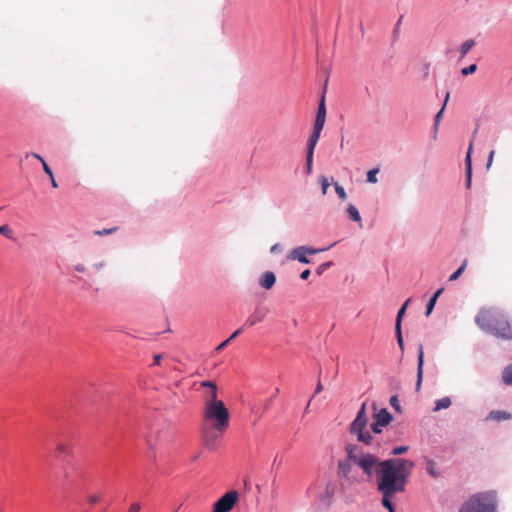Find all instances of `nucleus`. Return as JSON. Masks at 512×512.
<instances>
[{"mask_svg":"<svg viewBox=\"0 0 512 512\" xmlns=\"http://www.w3.org/2000/svg\"><path fill=\"white\" fill-rule=\"evenodd\" d=\"M414 462L404 458H391L383 463L381 479L377 489L382 494V505L394 512L391 498L399 492H404L408 478L411 475Z\"/></svg>","mask_w":512,"mask_h":512,"instance_id":"1","label":"nucleus"},{"mask_svg":"<svg viewBox=\"0 0 512 512\" xmlns=\"http://www.w3.org/2000/svg\"><path fill=\"white\" fill-rule=\"evenodd\" d=\"M476 324L498 338L512 339V330L506 317L493 308H483L475 319Z\"/></svg>","mask_w":512,"mask_h":512,"instance_id":"2","label":"nucleus"},{"mask_svg":"<svg viewBox=\"0 0 512 512\" xmlns=\"http://www.w3.org/2000/svg\"><path fill=\"white\" fill-rule=\"evenodd\" d=\"M345 452L357 468L362 470L367 479H371L376 472L377 482L380 481L381 470L386 460L381 461L378 456L365 452L363 447L357 444H348L345 447Z\"/></svg>","mask_w":512,"mask_h":512,"instance_id":"3","label":"nucleus"},{"mask_svg":"<svg viewBox=\"0 0 512 512\" xmlns=\"http://www.w3.org/2000/svg\"><path fill=\"white\" fill-rule=\"evenodd\" d=\"M203 424L211 425L217 430L226 431L230 424V413L224 402L212 397L204 401L202 411Z\"/></svg>","mask_w":512,"mask_h":512,"instance_id":"4","label":"nucleus"},{"mask_svg":"<svg viewBox=\"0 0 512 512\" xmlns=\"http://www.w3.org/2000/svg\"><path fill=\"white\" fill-rule=\"evenodd\" d=\"M459 512H497V499L493 492H482L472 496Z\"/></svg>","mask_w":512,"mask_h":512,"instance_id":"5","label":"nucleus"},{"mask_svg":"<svg viewBox=\"0 0 512 512\" xmlns=\"http://www.w3.org/2000/svg\"><path fill=\"white\" fill-rule=\"evenodd\" d=\"M368 416L366 412V402H364L357 413L356 418L350 425V432L356 435L357 440L365 445H372L374 437L371 432L367 430Z\"/></svg>","mask_w":512,"mask_h":512,"instance_id":"6","label":"nucleus"},{"mask_svg":"<svg viewBox=\"0 0 512 512\" xmlns=\"http://www.w3.org/2000/svg\"><path fill=\"white\" fill-rule=\"evenodd\" d=\"M337 474L339 478H342L351 484L359 481L357 466L347 455L346 458L338 460Z\"/></svg>","mask_w":512,"mask_h":512,"instance_id":"7","label":"nucleus"},{"mask_svg":"<svg viewBox=\"0 0 512 512\" xmlns=\"http://www.w3.org/2000/svg\"><path fill=\"white\" fill-rule=\"evenodd\" d=\"M226 431H220L211 425L202 424L201 434L202 441L206 448L209 450H216L219 445V440Z\"/></svg>","mask_w":512,"mask_h":512,"instance_id":"8","label":"nucleus"},{"mask_svg":"<svg viewBox=\"0 0 512 512\" xmlns=\"http://www.w3.org/2000/svg\"><path fill=\"white\" fill-rule=\"evenodd\" d=\"M238 499L239 493L236 490H231L215 502L212 512H230Z\"/></svg>","mask_w":512,"mask_h":512,"instance_id":"9","label":"nucleus"},{"mask_svg":"<svg viewBox=\"0 0 512 512\" xmlns=\"http://www.w3.org/2000/svg\"><path fill=\"white\" fill-rule=\"evenodd\" d=\"M325 249H314L306 246H299L293 249L290 253L289 258L292 260H298L301 263L308 264L310 261L307 258V254L314 255L320 251H324Z\"/></svg>","mask_w":512,"mask_h":512,"instance_id":"10","label":"nucleus"},{"mask_svg":"<svg viewBox=\"0 0 512 512\" xmlns=\"http://www.w3.org/2000/svg\"><path fill=\"white\" fill-rule=\"evenodd\" d=\"M269 313V309L262 306H256L253 313L247 318L245 324L249 327L255 326L256 324L262 322L267 314Z\"/></svg>","mask_w":512,"mask_h":512,"instance_id":"11","label":"nucleus"},{"mask_svg":"<svg viewBox=\"0 0 512 512\" xmlns=\"http://www.w3.org/2000/svg\"><path fill=\"white\" fill-rule=\"evenodd\" d=\"M372 408L374 410L373 419L377 421V424L387 426L391 423L393 417L386 408H382L379 411H377L375 402L372 404Z\"/></svg>","mask_w":512,"mask_h":512,"instance_id":"12","label":"nucleus"},{"mask_svg":"<svg viewBox=\"0 0 512 512\" xmlns=\"http://www.w3.org/2000/svg\"><path fill=\"white\" fill-rule=\"evenodd\" d=\"M73 454L72 446L69 442L58 441L55 444V457L71 456Z\"/></svg>","mask_w":512,"mask_h":512,"instance_id":"13","label":"nucleus"},{"mask_svg":"<svg viewBox=\"0 0 512 512\" xmlns=\"http://www.w3.org/2000/svg\"><path fill=\"white\" fill-rule=\"evenodd\" d=\"M275 282L276 276L271 271L263 273L259 278V285L266 290L271 289L274 286Z\"/></svg>","mask_w":512,"mask_h":512,"instance_id":"14","label":"nucleus"},{"mask_svg":"<svg viewBox=\"0 0 512 512\" xmlns=\"http://www.w3.org/2000/svg\"><path fill=\"white\" fill-rule=\"evenodd\" d=\"M423 364H424V352H423V346L420 345L419 350H418V367H417V384H416L417 390L420 388L421 382H422Z\"/></svg>","mask_w":512,"mask_h":512,"instance_id":"15","label":"nucleus"},{"mask_svg":"<svg viewBox=\"0 0 512 512\" xmlns=\"http://www.w3.org/2000/svg\"><path fill=\"white\" fill-rule=\"evenodd\" d=\"M201 387L209 388L210 390L207 392V394L204 396V401H210L212 397L215 399H218V390L216 383L212 381H203L201 383Z\"/></svg>","mask_w":512,"mask_h":512,"instance_id":"16","label":"nucleus"},{"mask_svg":"<svg viewBox=\"0 0 512 512\" xmlns=\"http://www.w3.org/2000/svg\"><path fill=\"white\" fill-rule=\"evenodd\" d=\"M511 418V414L506 411L493 410L489 413L488 419L495 421H502Z\"/></svg>","mask_w":512,"mask_h":512,"instance_id":"17","label":"nucleus"},{"mask_svg":"<svg viewBox=\"0 0 512 512\" xmlns=\"http://www.w3.org/2000/svg\"><path fill=\"white\" fill-rule=\"evenodd\" d=\"M426 471L433 478H437L440 476V471H439L437 464L434 460H431V459L427 460Z\"/></svg>","mask_w":512,"mask_h":512,"instance_id":"18","label":"nucleus"},{"mask_svg":"<svg viewBox=\"0 0 512 512\" xmlns=\"http://www.w3.org/2000/svg\"><path fill=\"white\" fill-rule=\"evenodd\" d=\"M321 132L313 131L308 140L307 151L314 152L315 147L319 141Z\"/></svg>","mask_w":512,"mask_h":512,"instance_id":"19","label":"nucleus"},{"mask_svg":"<svg viewBox=\"0 0 512 512\" xmlns=\"http://www.w3.org/2000/svg\"><path fill=\"white\" fill-rule=\"evenodd\" d=\"M451 406V399L449 397H443L441 399L436 400L434 411H440L442 409H447Z\"/></svg>","mask_w":512,"mask_h":512,"instance_id":"20","label":"nucleus"},{"mask_svg":"<svg viewBox=\"0 0 512 512\" xmlns=\"http://www.w3.org/2000/svg\"><path fill=\"white\" fill-rule=\"evenodd\" d=\"M347 214L352 221L361 223V216L358 209L354 205H349L347 208Z\"/></svg>","mask_w":512,"mask_h":512,"instance_id":"21","label":"nucleus"},{"mask_svg":"<svg viewBox=\"0 0 512 512\" xmlns=\"http://www.w3.org/2000/svg\"><path fill=\"white\" fill-rule=\"evenodd\" d=\"M502 380L506 385H512V364L503 370Z\"/></svg>","mask_w":512,"mask_h":512,"instance_id":"22","label":"nucleus"},{"mask_svg":"<svg viewBox=\"0 0 512 512\" xmlns=\"http://www.w3.org/2000/svg\"><path fill=\"white\" fill-rule=\"evenodd\" d=\"M474 45L475 41L472 39L465 41L460 47L461 58L465 57V55L472 49Z\"/></svg>","mask_w":512,"mask_h":512,"instance_id":"23","label":"nucleus"},{"mask_svg":"<svg viewBox=\"0 0 512 512\" xmlns=\"http://www.w3.org/2000/svg\"><path fill=\"white\" fill-rule=\"evenodd\" d=\"M467 264H468V260L465 259L462 263V265L454 272L450 275L449 277V280L450 281H455L457 280L461 275L462 273L465 271L466 267H467Z\"/></svg>","mask_w":512,"mask_h":512,"instance_id":"24","label":"nucleus"},{"mask_svg":"<svg viewBox=\"0 0 512 512\" xmlns=\"http://www.w3.org/2000/svg\"><path fill=\"white\" fill-rule=\"evenodd\" d=\"M409 302H410V299L406 300V302L402 305V307L398 311L395 325H399V327H401L402 318L405 314V311H406V308H407Z\"/></svg>","mask_w":512,"mask_h":512,"instance_id":"25","label":"nucleus"},{"mask_svg":"<svg viewBox=\"0 0 512 512\" xmlns=\"http://www.w3.org/2000/svg\"><path fill=\"white\" fill-rule=\"evenodd\" d=\"M380 169L379 168H374V169H371L367 172V181L369 183H377L378 182V179H377V174L379 173Z\"/></svg>","mask_w":512,"mask_h":512,"instance_id":"26","label":"nucleus"},{"mask_svg":"<svg viewBox=\"0 0 512 512\" xmlns=\"http://www.w3.org/2000/svg\"><path fill=\"white\" fill-rule=\"evenodd\" d=\"M473 143L471 142L465 157V165L466 171H472V162H471V153H472Z\"/></svg>","mask_w":512,"mask_h":512,"instance_id":"27","label":"nucleus"},{"mask_svg":"<svg viewBox=\"0 0 512 512\" xmlns=\"http://www.w3.org/2000/svg\"><path fill=\"white\" fill-rule=\"evenodd\" d=\"M326 118L316 117L313 131L321 132L323 130Z\"/></svg>","mask_w":512,"mask_h":512,"instance_id":"28","label":"nucleus"},{"mask_svg":"<svg viewBox=\"0 0 512 512\" xmlns=\"http://www.w3.org/2000/svg\"><path fill=\"white\" fill-rule=\"evenodd\" d=\"M326 118L316 117L313 131L321 132L323 130Z\"/></svg>","mask_w":512,"mask_h":512,"instance_id":"29","label":"nucleus"},{"mask_svg":"<svg viewBox=\"0 0 512 512\" xmlns=\"http://www.w3.org/2000/svg\"><path fill=\"white\" fill-rule=\"evenodd\" d=\"M316 117L326 118V107H325L324 96L322 97L321 102L319 104Z\"/></svg>","mask_w":512,"mask_h":512,"instance_id":"30","label":"nucleus"},{"mask_svg":"<svg viewBox=\"0 0 512 512\" xmlns=\"http://www.w3.org/2000/svg\"><path fill=\"white\" fill-rule=\"evenodd\" d=\"M395 333H396V338H397L398 345H399L400 349L403 350L404 349V343H403L401 327H399V325H395Z\"/></svg>","mask_w":512,"mask_h":512,"instance_id":"31","label":"nucleus"},{"mask_svg":"<svg viewBox=\"0 0 512 512\" xmlns=\"http://www.w3.org/2000/svg\"><path fill=\"white\" fill-rule=\"evenodd\" d=\"M313 155H314V152L307 151V155H306V168H307V173L308 174H310L312 172Z\"/></svg>","mask_w":512,"mask_h":512,"instance_id":"32","label":"nucleus"},{"mask_svg":"<svg viewBox=\"0 0 512 512\" xmlns=\"http://www.w3.org/2000/svg\"><path fill=\"white\" fill-rule=\"evenodd\" d=\"M0 234L6 236L7 238L11 239L13 235V230L10 228L9 225L5 224L0 226Z\"/></svg>","mask_w":512,"mask_h":512,"instance_id":"33","label":"nucleus"},{"mask_svg":"<svg viewBox=\"0 0 512 512\" xmlns=\"http://www.w3.org/2000/svg\"><path fill=\"white\" fill-rule=\"evenodd\" d=\"M334 187H335V192L337 193L339 198L342 199V200H346L347 199V194H346L344 188L341 185H339L338 183H335Z\"/></svg>","mask_w":512,"mask_h":512,"instance_id":"34","label":"nucleus"},{"mask_svg":"<svg viewBox=\"0 0 512 512\" xmlns=\"http://www.w3.org/2000/svg\"><path fill=\"white\" fill-rule=\"evenodd\" d=\"M477 70V65L476 64H471L469 65L468 67H465L461 70V73L463 76H468V75H471L473 73H475Z\"/></svg>","mask_w":512,"mask_h":512,"instance_id":"35","label":"nucleus"},{"mask_svg":"<svg viewBox=\"0 0 512 512\" xmlns=\"http://www.w3.org/2000/svg\"><path fill=\"white\" fill-rule=\"evenodd\" d=\"M117 230H118V227H113V228H109V229L96 230V231H94V234L98 235V236H105V235L112 234V233L116 232Z\"/></svg>","mask_w":512,"mask_h":512,"instance_id":"36","label":"nucleus"},{"mask_svg":"<svg viewBox=\"0 0 512 512\" xmlns=\"http://www.w3.org/2000/svg\"><path fill=\"white\" fill-rule=\"evenodd\" d=\"M320 184H321L322 194L326 195L327 194V190H328V188L330 186V183L328 182V179L325 176H321L320 177Z\"/></svg>","mask_w":512,"mask_h":512,"instance_id":"37","label":"nucleus"},{"mask_svg":"<svg viewBox=\"0 0 512 512\" xmlns=\"http://www.w3.org/2000/svg\"><path fill=\"white\" fill-rule=\"evenodd\" d=\"M409 450L408 446H398L391 451V455L397 456L406 453Z\"/></svg>","mask_w":512,"mask_h":512,"instance_id":"38","label":"nucleus"},{"mask_svg":"<svg viewBox=\"0 0 512 512\" xmlns=\"http://www.w3.org/2000/svg\"><path fill=\"white\" fill-rule=\"evenodd\" d=\"M390 405L397 411V412H401V406H400V403H399V400H398V397L396 395L392 396L390 398Z\"/></svg>","mask_w":512,"mask_h":512,"instance_id":"39","label":"nucleus"},{"mask_svg":"<svg viewBox=\"0 0 512 512\" xmlns=\"http://www.w3.org/2000/svg\"><path fill=\"white\" fill-rule=\"evenodd\" d=\"M383 427H384L383 425L377 424V421L375 419H373L370 429L373 433L380 434L382 432Z\"/></svg>","mask_w":512,"mask_h":512,"instance_id":"40","label":"nucleus"},{"mask_svg":"<svg viewBox=\"0 0 512 512\" xmlns=\"http://www.w3.org/2000/svg\"><path fill=\"white\" fill-rule=\"evenodd\" d=\"M435 304H436L435 298H431L426 305V313H425L426 316H429L431 314V312L434 309Z\"/></svg>","mask_w":512,"mask_h":512,"instance_id":"41","label":"nucleus"},{"mask_svg":"<svg viewBox=\"0 0 512 512\" xmlns=\"http://www.w3.org/2000/svg\"><path fill=\"white\" fill-rule=\"evenodd\" d=\"M100 499H101V496L98 494H91L88 496V502L91 505L97 504L100 501Z\"/></svg>","mask_w":512,"mask_h":512,"instance_id":"42","label":"nucleus"},{"mask_svg":"<svg viewBox=\"0 0 512 512\" xmlns=\"http://www.w3.org/2000/svg\"><path fill=\"white\" fill-rule=\"evenodd\" d=\"M444 109H445V108H444V106H442V108L440 109V111H439V112L436 114V116H435V124H434V129H435V131H436V130H437V128H438V125H439V122H440V120H441V118H442V115H443Z\"/></svg>","mask_w":512,"mask_h":512,"instance_id":"43","label":"nucleus"},{"mask_svg":"<svg viewBox=\"0 0 512 512\" xmlns=\"http://www.w3.org/2000/svg\"><path fill=\"white\" fill-rule=\"evenodd\" d=\"M331 266V262L322 263L318 266L316 272L318 275H321L326 269H328Z\"/></svg>","mask_w":512,"mask_h":512,"instance_id":"44","label":"nucleus"},{"mask_svg":"<svg viewBox=\"0 0 512 512\" xmlns=\"http://www.w3.org/2000/svg\"><path fill=\"white\" fill-rule=\"evenodd\" d=\"M230 341H231V340H230L229 338H228V339H226L225 341H223L222 343H220V344L216 347L215 351H216V352H220V351H222V350H223V349H224V348L229 344V342H230Z\"/></svg>","mask_w":512,"mask_h":512,"instance_id":"45","label":"nucleus"},{"mask_svg":"<svg viewBox=\"0 0 512 512\" xmlns=\"http://www.w3.org/2000/svg\"><path fill=\"white\" fill-rule=\"evenodd\" d=\"M42 165H43V170H44V172H45L49 177H52L53 172H52L51 168L49 167V165L46 163V161H43Z\"/></svg>","mask_w":512,"mask_h":512,"instance_id":"46","label":"nucleus"},{"mask_svg":"<svg viewBox=\"0 0 512 512\" xmlns=\"http://www.w3.org/2000/svg\"><path fill=\"white\" fill-rule=\"evenodd\" d=\"M141 509V505L140 503H133L129 509H128V512H139Z\"/></svg>","mask_w":512,"mask_h":512,"instance_id":"47","label":"nucleus"},{"mask_svg":"<svg viewBox=\"0 0 512 512\" xmlns=\"http://www.w3.org/2000/svg\"><path fill=\"white\" fill-rule=\"evenodd\" d=\"M472 171H466V188L471 187Z\"/></svg>","mask_w":512,"mask_h":512,"instance_id":"48","label":"nucleus"},{"mask_svg":"<svg viewBox=\"0 0 512 512\" xmlns=\"http://www.w3.org/2000/svg\"><path fill=\"white\" fill-rule=\"evenodd\" d=\"M494 155H495V151L492 150L489 154V157H488V161H487V169L490 168V166L492 165V162H493V158H494Z\"/></svg>","mask_w":512,"mask_h":512,"instance_id":"49","label":"nucleus"},{"mask_svg":"<svg viewBox=\"0 0 512 512\" xmlns=\"http://www.w3.org/2000/svg\"><path fill=\"white\" fill-rule=\"evenodd\" d=\"M243 329L242 328H239L237 330H235L232 335L229 337L230 340H233L234 338H236L237 336H239L241 333H242Z\"/></svg>","mask_w":512,"mask_h":512,"instance_id":"50","label":"nucleus"},{"mask_svg":"<svg viewBox=\"0 0 512 512\" xmlns=\"http://www.w3.org/2000/svg\"><path fill=\"white\" fill-rule=\"evenodd\" d=\"M309 275H310V270L306 269V270L302 271V273L300 274V278L303 280H306V279H308Z\"/></svg>","mask_w":512,"mask_h":512,"instance_id":"51","label":"nucleus"},{"mask_svg":"<svg viewBox=\"0 0 512 512\" xmlns=\"http://www.w3.org/2000/svg\"><path fill=\"white\" fill-rule=\"evenodd\" d=\"M444 291V288H439L435 293L434 295L432 296V298H435V301H437V299L439 298V296L443 293Z\"/></svg>","mask_w":512,"mask_h":512,"instance_id":"52","label":"nucleus"},{"mask_svg":"<svg viewBox=\"0 0 512 512\" xmlns=\"http://www.w3.org/2000/svg\"><path fill=\"white\" fill-rule=\"evenodd\" d=\"M281 250V245L280 244H275L271 247V252L272 253H277Z\"/></svg>","mask_w":512,"mask_h":512,"instance_id":"53","label":"nucleus"},{"mask_svg":"<svg viewBox=\"0 0 512 512\" xmlns=\"http://www.w3.org/2000/svg\"><path fill=\"white\" fill-rule=\"evenodd\" d=\"M153 358H154V363H153V364H154V365H159V364H160V360H161L162 356H161L160 354H156V355H154V357H153Z\"/></svg>","mask_w":512,"mask_h":512,"instance_id":"54","label":"nucleus"},{"mask_svg":"<svg viewBox=\"0 0 512 512\" xmlns=\"http://www.w3.org/2000/svg\"><path fill=\"white\" fill-rule=\"evenodd\" d=\"M104 266H105V263L103 261L94 264V268L97 270L104 268Z\"/></svg>","mask_w":512,"mask_h":512,"instance_id":"55","label":"nucleus"},{"mask_svg":"<svg viewBox=\"0 0 512 512\" xmlns=\"http://www.w3.org/2000/svg\"><path fill=\"white\" fill-rule=\"evenodd\" d=\"M31 156L36 158L37 160H39L41 163H43V161H45L43 159V157L41 155L37 154V153H31Z\"/></svg>","mask_w":512,"mask_h":512,"instance_id":"56","label":"nucleus"},{"mask_svg":"<svg viewBox=\"0 0 512 512\" xmlns=\"http://www.w3.org/2000/svg\"><path fill=\"white\" fill-rule=\"evenodd\" d=\"M75 270L78 271V272H84L85 271V266L82 265V264H78L75 266Z\"/></svg>","mask_w":512,"mask_h":512,"instance_id":"57","label":"nucleus"},{"mask_svg":"<svg viewBox=\"0 0 512 512\" xmlns=\"http://www.w3.org/2000/svg\"><path fill=\"white\" fill-rule=\"evenodd\" d=\"M322 390H323V386H322L321 382H318V384L316 386L315 394L320 393Z\"/></svg>","mask_w":512,"mask_h":512,"instance_id":"58","label":"nucleus"},{"mask_svg":"<svg viewBox=\"0 0 512 512\" xmlns=\"http://www.w3.org/2000/svg\"><path fill=\"white\" fill-rule=\"evenodd\" d=\"M51 179V184L54 188H57L58 187V183L56 182L55 178H54V175H52V177H50Z\"/></svg>","mask_w":512,"mask_h":512,"instance_id":"59","label":"nucleus"},{"mask_svg":"<svg viewBox=\"0 0 512 512\" xmlns=\"http://www.w3.org/2000/svg\"><path fill=\"white\" fill-rule=\"evenodd\" d=\"M449 98H450V93L447 92L445 95L444 104H443L444 108L446 107L447 102L449 101Z\"/></svg>","mask_w":512,"mask_h":512,"instance_id":"60","label":"nucleus"}]
</instances>
